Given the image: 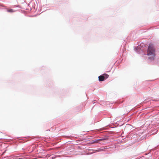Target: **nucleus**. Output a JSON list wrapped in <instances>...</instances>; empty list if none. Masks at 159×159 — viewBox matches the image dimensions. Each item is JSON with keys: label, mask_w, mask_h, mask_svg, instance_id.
Returning <instances> with one entry per match:
<instances>
[{"label": "nucleus", "mask_w": 159, "mask_h": 159, "mask_svg": "<svg viewBox=\"0 0 159 159\" xmlns=\"http://www.w3.org/2000/svg\"><path fill=\"white\" fill-rule=\"evenodd\" d=\"M155 49L152 44H149L148 50V55L149 59H152L155 56Z\"/></svg>", "instance_id": "nucleus-1"}, {"label": "nucleus", "mask_w": 159, "mask_h": 159, "mask_svg": "<svg viewBox=\"0 0 159 159\" xmlns=\"http://www.w3.org/2000/svg\"><path fill=\"white\" fill-rule=\"evenodd\" d=\"M107 138H103L98 139H95L92 140L89 142L88 143L89 144H93L94 143H98L99 142H101L100 143L105 144H106V143L104 141V140H107Z\"/></svg>", "instance_id": "nucleus-2"}, {"label": "nucleus", "mask_w": 159, "mask_h": 159, "mask_svg": "<svg viewBox=\"0 0 159 159\" xmlns=\"http://www.w3.org/2000/svg\"><path fill=\"white\" fill-rule=\"evenodd\" d=\"M98 79L99 81H103L105 79L104 78V77L102 75L98 77Z\"/></svg>", "instance_id": "nucleus-3"}, {"label": "nucleus", "mask_w": 159, "mask_h": 159, "mask_svg": "<svg viewBox=\"0 0 159 159\" xmlns=\"http://www.w3.org/2000/svg\"><path fill=\"white\" fill-rule=\"evenodd\" d=\"M7 11L8 12L12 13L15 11L14 10L12 9H7Z\"/></svg>", "instance_id": "nucleus-4"}, {"label": "nucleus", "mask_w": 159, "mask_h": 159, "mask_svg": "<svg viewBox=\"0 0 159 159\" xmlns=\"http://www.w3.org/2000/svg\"><path fill=\"white\" fill-rule=\"evenodd\" d=\"M102 75L104 77L105 80L109 76V75L107 74H104Z\"/></svg>", "instance_id": "nucleus-5"}]
</instances>
